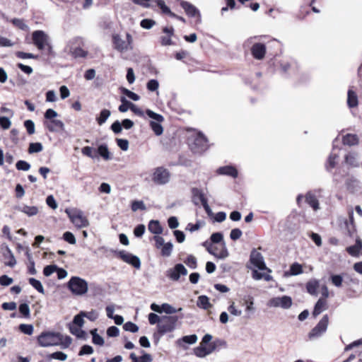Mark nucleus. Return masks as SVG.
<instances>
[{
    "label": "nucleus",
    "mask_w": 362,
    "mask_h": 362,
    "mask_svg": "<svg viewBox=\"0 0 362 362\" xmlns=\"http://www.w3.org/2000/svg\"><path fill=\"white\" fill-rule=\"evenodd\" d=\"M84 315L81 311L79 313L76 315L72 320L71 325H74L76 327H82L84 325Z\"/></svg>",
    "instance_id": "obj_47"
},
{
    "label": "nucleus",
    "mask_w": 362,
    "mask_h": 362,
    "mask_svg": "<svg viewBox=\"0 0 362 362\" xmlns=\"http://www.w3.org/2000/svg\"><path fill=\"white\" fill-rule=\"evenodd\" d=\"M69 332L75 335L77 338L81 339L82 340L86 341L88 339V334L87 332L82 329L81 327H76L74 325H71L69 324Z\"/></svg>",
    "instance_id": "obj_25"
},
{
    "label": "nucleus",
    "mask_w": 362,
    "mask_h": 362,
    "mask_svg": "<svg viewBox=\"0 0 362 362\" xmlns=\"http://www.w3.org/2000/svg\"><path fill=\"white\" fill-rule=\"evenodd\" d=\"M145 113L149 118L153 119L152 121L156 122H162L164 121V117L162 115L156 113L150 109H146Z\"/></svg>",
    "instance_id": "obj_44"
},
{
    "label": "nucleus",
    "mask_w": 362,
    "mask_h": 362,
    "mask_svg": "<svg viewBox=\"0 0 362 362\" xmlns=\"http://www.w3.org/2000/svg\"><path fill=\"white\" fill-rule=\"evenodd\" d=\"M327 309V300L322 298H320L315 303L313 310V316L316 317L318 316L322 311Z\"/></svg>",
    "instance_id": "obj_22"
},
{
    "label": "nucleus",
    "mask_w": 362,
    "mask_h": 362,
    "mask_svg": "<svg viewBox=\"0 0 362 362\" xmlns=\"http://www.w3.org/2000/svg\"><path fill=\"white\" fill-rule=\"evenodd\" d=\"M198 340V337L195 334H189V335H185L180 338H179L176 341V344L182 348L184 350H186L188 349L189 345H192L195 344Z\"/></svg>",
    "instance_id": "obj_14"
},
{
    "label": "nucleus",
    "mask_w": 362,
    "mask_h": 362,
    "mask_svg": "<svg viewBox=\"0 0 362 362\" xmlns=\"http://www.w3.org/2000/svg\"><path fill=\"white\" fill-rule=\"evenodd\" d=\"M71 222L78 228H83L88 225V221L84 216H83V213L79 214L76 217L74 218Z\"/></svg>",
    "instance_id": "obj_37"
},
{
    "label": "nucleus",
    "mask_w": 362,
    "mask_h": 362,
    "mask_svg": "<svg viewBox=\"0 0 362 362\" xmlns=\"http://www.w3.org/2000/svg\"><path fill=\"white\" fill-rule=\"evenodd\" d=\"M209 241L211 247L214 244H221V249H226V245L223 239V234L222 232L213 233L210 238Z\"/></svg>",
    "instance_id": "obj_21"
},
{
    "label": "nucleus",
    "mask_w": 362,
    "mask_h": 362,
    "mask_svg": "<svg viewBox=\"0 0 362 362\" xmlns=\"http://www.w3.org/2000/svg\"><path fill=\"white\" fill-rule=\"evenodd\" d=\"M11 22L15 27L21 29V30L26 31L28 29V26L25 23L23 19L15 18L11 19Z\"/></svg>",
    "instance_id": "obj_53"
},
{
    "label": "nucleus",
    "mask_w": 362,
    "mask_h": 362,
    "mask_svg": "<svg viewBox=\"0 0 362 362\" xmlns=\"http://www.w3.org/2000/svg\"><path fill=\"white\" fill-rule=\"evenodd\" d=\"M157 6L159 7V8L161 10V12L163 14L168 15L170 17L173 14V11L170 10V8L165 4V1L163 0H156L155 1Z\"/></svg>",
    "instance_id": "obj_46"
},
{
    "label": "nucleus",
    "mask_w": 362,
    "mask_h": 362,
    "mask_svg": "<svg viewBox=\"0 0 362 362\" xmlns=\"http://www.w3.org/2000/svg\"><path fill=\"white\" fill-rule=\"evenodd\" d=\"M168 107L176 113H182V108L177 104L175 93L173 94L172 98L168 102Z\"/></svg>",
    "instance_id": "obj_39"
},
{
    "label": "nucleus",
    "mask_w": 362,
    "mask_h": 362,
    "mask_svg": "<svg viewBox=\"0 0 362 362\" xmlns=\"http://www.w3.org/2000/svg\"><path fill=\"white\" fill-rule=\"evenodd\" d=\"M194 354L199 358H204L209 355L206 346L199 344L193 350Z\"/></svg>",
    "instance_id": "obj_41"
},
{
    "label": "nucleus",
    "mask_w": 362,
    "mask_h": 362,
    "mask_svg": "<svg viewBox=\"0 0 362 362\" xmlns=\"http://www.w3.org/2000/svg\"><path fill=\"white\" fill-rule=\"evenodd\" d=\"M94 352V349L93 346H91L89 344H84L83 345L78 353V355L80 356H84V355H90Z\"/></svg>",
    "instance_id": "obj_59"
},
{
    "label": "nucleus",
    "mask_w": 362,
    "mask_h": 362,
    "mask_svg": "<svg viewBox=\"0 0 362 362\" xmlns=\"http://www.w3.org/2000/svg\"><path fill=\"white\" fill-rule=\"evenodd\" d=\"M18 312L21 317L29 318L30 317V310L28 303H21L18 305Z\"/></svg>",
    "instance_id": "obj_38"
},
{
    "label": "nucleus",
    "mask_w": 362,
    "mask_h": 362,
    "mask_svg": "<svg viewBox=\"0 0 362 362\" xmlns=\"http://www.w3.org/2000/svg\"><path fill=\"white\" fill-rule=\"evenodd\" d=\"M305 198V202L310 207H312L313 209V210L316 211L320 208L319 202H318L315 194L313 192L308 191L306 193Z\"/></svg>",
    "instance_id": "obj_23"
},
{
    "label": "nucleus",
    "mask_w": 362,
    "mask_h": 362,
    "mask_svg": "<svg viewBox=\"0 0 362 362\" xmlns=\"http://www.w3.org/2000/svg\"><path fill=\"white\" fill-rule=\"evenodd\" d=\"M358 96L355 91L349 89L347 93V105L350 108L355 107L358 105Z\"/></svg>",
    "instance_id": "obj_31"
},
{
    "label": "nucleus",
    "mask_w": 362,
    "mask_h": 362,
    "mask_svg": "<svg viewBox=\"0 0 362 362\" xmlns=\"http://www.w3.org/2000/svg\"><path fill=\"white\" fill-rule=\"evenodd\" d=\"M209 253L216 258L219 259H224L227 257H228L229 253L228 250H207Z\"/></svg>",
    "instance_id": "obj_51"
},
{
    "label": "nucleus",
    "mask_w": 362,
    "mask_h": 362,
    "mask_svg": "<svg viewBox=\"0 0 362 362\" xmlns=\"http://www.w3.org/2000/svg\"><path fill=\"white\" fill-rule=\"evenodd\" d=\"M43 149V146L40 142H32L30 143L28 147V153L32 154L35 153H39Z\"/></svg>",
    "instance_id": "obj_50"
},
{
    "label": "nucleus",
    "mask_w": 362,
    "mask_h": 362,
    "mask_svg": "<svg viewBox=\"0 0 362 362\" xmlns=\"http://www.w3.org/2000/svg\"><path fill=\"white\" fill-rule=\"evenodd\" d=\"M67 354L63 351H57L52 354H49L46 356V359L49 361L52 359L59 360L61 361H65L67 359Z\"/></svg>",
    "instance_id": "obj_32"
},
{
    "label": "nucleus",
    "mask_w": 362,
    "mask_h": 362,
    "mask_svg": "<svg viewBox=\"0 0 362 362\" xmlns=\"http://www.w3.org/2000/svg\"><path fill=\"white\" fill-rule=\"evenodd\" d=\"M67 289L74 296H82L88 290V281L77 276H72L66 284Z\"/></svg>",
    "instance_id": "obj_2"
},
{
    "label": "nucleus",
    "mask_w": 362,
    "mask_h": 362,
    "mask_svg": "<svg viewBox=\"0 0 362 362\" xmlns=\"http://www.w3.org/2000/svg\"><path fill=\"white\" fill-rule=\"evenodd\" d=\"M43 125L50 132H58L64 131L65 129L64 122L57 119L51 121H44Z\"/></svg>",
    "instance_id": "obj_15"
},
{
    "label": "nucleus",
    "mask_w": 362,
    "mask_h": 362,
    "mask_svg": "<svg viewBox=\"0 0 362 362\" xmlns=\"http://www.w3.org/2000/svg\"><path fill=\"white\" fill-rule=\"evenodd\" d=\"M120 101L122 104L118 107V110L120 112H126L129 109L131 110L132 106L130 103H132L131 101L127 100L124 96L121 97Z\"/></svg>",
    "instance_id": "obj_49"
},
{
    "label": "nucleus",
    "mask_w": 362,
    "mask_h": 362,
    "mask_svg": "<svg viewBox=\"0 0 362 362\" xmlns=\"http://www.w3.org/2000/svg\"><path fill=\"white\" fill-rule=\"evenodd\" d=\"M338 157V155L336 153H331L329 156L325 164V169L327 172H331V170L336 167V160Z\"/></svg>",
    "instance_id": "obj_35"
},
{
    "label": "nucleus",
    "mask_w": 362,
    "mask_h": 362,
    "mask_svg": "<svg viewBox=\"0 0 362 362\" xmlns=\"http://www.w3.org/2000/svg\"><path fill=\"white\" fill-rule=\"evenodd\" d=\"M162 313H165L168 315H172L177 312H180L182 310V308H179L178 309L175 308L173 305L169 303H164L161 304Z\"/></svg>",
    "instance_id": "obj_40"
},
{
    "label": "nucleus",
    "mask_w": 362,
    "mask_h": 362,
    "mask_svg": "<svg viewBox=\"0 0 362 362\" xmlns=\"http://www.w3.org/2000/svg\"><path fill=\"white\" fill-rule=\"evenodd\" d=\"M18 329L21 332L23 333L24 334H27V335L33 334V331H34V327L31 324H21L18 326Z\"/></svg>",
    "instance_id": "obj_52"
},
{
    "label": "nucleus",
    "mask_w": 362,
    "mask_h": 362,
    "mask_svg": "<svg viewBox=\"0 0 362 362\" xmlns=\"http://www.w3.org/2000/svg\"><path fill=\"white\" fill-rule=\"evenodd\" d=\"M319 286H320V284H319L318 280H317L315 279H310V281H308L306 283V285H305L306 291L309 294L314 296H317V288H319Z\"/></svg>",
    "instance_id": "obj_26"
},
{
    "label": "nucleus",
    "mask_w": 362,
    "mask_h": 362,
    "mask_svg": "<svg viewBox=\"0 0 362 362\" xmlns=\"http://www.w3.org/2000/svg\"><path fill=\"white\" fill-rule=\"evenodd\" d=\"M303 272V267L298 262H293L290 266L289 270L285 272V276H296L302 274Z\"/></svg>",
    "instance_id": "obj_29"
},
{
    "label": "nucleus",
    "mask_w": 362,
    "mask_h": 362,
    "mask_svg": "<svg viewBox=\"0 0 362 362\" xmlns=\"http://www.w3.org/2000/svg\"><path fill=\"white\" fill-rule=\"evenodd\" d=\"M191 193H192V201L193 204L196 206L199 205V202L202 203H204V202H207L208 199L205 197L204 192L202 189L197 188V187H192L191 189Z\"/></svg>",
    "instance_id": "obj_17"
},
{
    "label": "nucleus",
    "mask_w": 362,
    "mask_h": 362,
    "mask_svg": "<svg viewBox=\"0 0 362 362\" xmlns=\"http://www.w3.org/2000/svg\"><path fill=\"white\" fill-rule=\"evenodd\" d=\"M180 3V6L184 9L187 16L189 18H197L196 23H201L202 22V16L199 10L194 6L192 4L184 1V0H177Z\"/></svg>",
    "instance_id": "obj_9"
},
{
    "label": "nucleus",
    "mask_w": 362,
    "mask_h": 362,
    "mask_svg": "<svg viewBox=\"0 0 362 362\" xmlns=\"http://www.w3.org/2000/svg\"><path fill=\"white\" fill-rule=\"evenodd\" d=\"M329 325V316L324 315L317 324L310 331L308 334L309 339L312 340L321 337L326 332Z\"/></svg>",
    "instance_id": "obj_7"
},
{
    "label": "nucleus",
    "mask_w": 362,
    "mask_h": 362,
    "mask_svg": "<svg viewBox=\"0 0 362 362\" xmlns=\"http://www.w3.org/2000/svg\"><path fill=\"white\" fill-rule=\"evenodd\" d=\"M252 277L255 280H257V281L261 280V279H264L266 281H270L273 280V277L270 274L259 272L257 269H252Z\"/></svg>",
    "instance_id": "obj_34"
},
{
    "label": "nucleus",
    "mask_w": 362,
    "mask_h": 362,
    "mask_svg": "<svg viewBox=\"0 0 362 362\" xmlns=\"http://www.w3.org/2000/svg\"><path fill=\"white\" fill-rule=\"evenodd\" d=\"M16 57L19 59H37L39 58V55L34 54L33 53L25 52L22 51H18L15 53Z\"/></svg>",
    "instance_id": "obj_55"
},
{
    "label": "nucleus",
    "mask_w": 362,
    "mask_h": 362,
    "mask_svg": "<svg viewBox=\"0 0 362 362\" xmlns=\"http://www.w3.org/2000/svg\"><path fill=\"white\" fill-rule=\"evenodd\" d=\"M57 116L58 113L57 111L52 108L47 109L44 113L45 121H51L52 119H55Z\"/></svg>",
    "instance_id": "obj_64"
},
{
    "label": "nucleus",
    "mask_w": 362,
    "mask_h": 362,
    "mask_svg": "<svg viewBox=\"0 0 362 362\" xmlns=\"http://www.w3.org/2000/svg\"><path fill=\"white\" fill-rule=\"evenodd\" d=\"M83 44L82 38L75 37L69 42V52L75 58H85L88 55V52L81 47Z\"/></svg>",
    "instance_id": "obj_8"
},
{
    "label": "nucleus",
    "mask_w": 362,
    "mask_h": 362,
    "mask_svg": "<svg viewBox=\"0 0 362 362\" xmlns=\"http://www.w3.org/2000/svg\"><path fill=\"white\" fill-rule=\"evenodd\" d=\"M342 142L344 145L349 146H356L358 144L359 139L356 134H346L343 136Z\"/></svg>",
    "instance_id": "obj_27"
},
{
    "label": "nucleus",
    "mask_w": 362,
    "mask_h": 362,
    "mask_svg": "<svg viewBox=\"0 0 362 362\" xmlns=\"http://www.w3.org/2000/svg\"><path fill=\"white\" fill-rule=\"evenodd\" d=\"M183 317L182 314L179 315H163V320L156 326L160 335H165L168 332H173L176 329L177 321L182 319Z\"/></svg>",
    "instance_id": "obj_3"
},
{
    "label": "nucleus",
    "mask_w": 362,
    "mask_h": 362,
    "mask_svg": "<svg viewBox=\"0 0 362 362\" xmlns=\"http://www.w3.org/2000/svg\"><path fill=\"white\" fill-rule=\"evenodd\" d=\"M131 209L133 211H136L138 210H145L146 206L143 201L139 200H134L131 204Z\"/></svg>",
    "instance_id": "obj_63"
},
{
    "label": "nucleus",
    "mask_w": 362,
    "mask_h": 362,
    "mask_svg": "<svg viewBox=\"0 0 362 362\" xmlns=\"http://www.w3.org/2000/svg\"><path fill=\"white\" fill-rule=\"evenodd\" d=\"M161 122L150 121L149 126L156 136H160L163 133V127Z\"/></svg>",
    "instance_id": "obj_45"
},
{
    "label": "nucleus",
    "mask_w": 362,
    "mask_h": 362,
    "mask_svg": "<svg viewBox=\"0 0 362 362\" xmlns=\"http://www.w3.org/2000/svg\"><path fill=\"white\" fill-rule=\"evenodd\" d=\"M177 164H180V166L191 167L192 161L185 156L180 154L177 160Z\"/></svg>",
    "instance_id": "obj_57"
},
{
    "label": "nucleus",
    "mask_w": 362,
    "mask_h": 362,
    "mask_svg": "<svg viewBox=\"0 0 362 362\" xmlns=\"http://www.w3.org/2000/svg\"><path fill=\"white\" fill-rule=\"evenodd\" d=\"M28 282L37 292L45 294L44 287L40 280L31 277L28 279Z\"/></svg>",
    "instance_id": "obj_42"
},
{
    "label": "nucleus",
    "mask_w": 362,
    "mask_h": 362,
    "mask_svg": "<svg viewBox=\"0 0 362 362\" xmlns=\"http://www.w3.org/2000/svg\"><path fill=\"white\" fill-rule=\"evenodd\" d=\"M187 144L191 151L198 155H202L209 147L208 139L201 132L188 137Z\"/></svg>",
    "instance_id": "obj_1"
},
{
    "label": "nucleus",
    "mask_w": 362,
    "mask_h": 362,
    "mask_svg": "<svg viewBox=\"0 0 362 362\" xmlns=\"http://www.w3.org/2000/svg\"><path fill=\"white\" fill-rule=\"evenodd\" d=\"M197 305L199 308L204 310H208L209 308L212 307V305L209 301V298L206 295H202L198 297Z\"/></svg>",
    "instance_id": "obj_30"
},
{
    "label": "nucleus",
    "mask_w": 362,
    "mask_h": 362,
    "mask_svg": "<svg viewBox=\"0 0 362 362\" xmlns=\"http://www.w3.org/2000/svg\"><path fill=\"white\" fill-rule=\"evenodd\" d=\"M280 298V308L288 309L292 305V298L289 296H283Z\"/></svg>",
    "instance_id": "obj_48"
},
{
    "label": "nucleus",
    "mask_w": 362,
    "mask_h": 362,
    "mask_svg": "<svg viewBox=\"0 0 362 362\" xmlns=\"http://www.w3.org/2000/svg\"><path fill=\"white\" fill-rule=\"evenodd\" d=\"M217 173L219 175H228L233 178L238 176V171L237 168L231 165H224L217 169Z\"/></svg>",
    "instance_id": "obj_19"
},
{
    "label": "nucleus",
    "mask_w": 362,
    "mask_h": 362,
    "mask_svg": "<svg viewBox=\"0 0 362 362\" xmlns=\"http://www.w3.org/2000/svg\"><path fill=\"white\" fill-rule=\"evenodd\" d=\"M62 339L63 335L54 331H44L37 337V343L41 347H48L59 345V341Z\"/></svg>",
    "instance_id": "obj_4"
},
{
    "label": "nucleus",
    "mask_w": 362,
    "mask_h": 362,
    "mask_svg": "<svg viewBox=\"0 0 362 362\" xmlns=\"http://www.w3.org/2000/svg\"><path fill=\"white\" fill-rule=\"evenodd\" d=\"M21 211L27 214L28 216H33L38 213V209L35 206H30L25 205L23 206Z\"/></svg>",
    "instance_id": "obj_56"
},
{
    "label": "nucleus",
    "mask_w": 362,
    "mask_h": 362,
    "mask_svg": "<svg viewBox=\"0 0 362 362\" xmlns=\"http://www.w3.org/2000/svg\"><path fill=\"white\" fill-rule=\"evenodd\" d=\"M119 90L123 95H124L125 96L128 97L129 99L134 101H138L140 99V96L137 93L124 87L121 86L119 88Z\"/></svg>",
    "instance_id": "obj_43"
},
{
    "label": "nucleus",
    "mask_w": 362,
    "mask_h": 362,
    "mask_svg": "<svg viewBox=\"0 0 362 362\" xmlns=\"http://www.w3.org/2000/svg\"><path fill=\"white\" fill-rule=\"evenodd\" d=\"M187 270L182 263L175 264L173 268L167 270L166 276L173 281H178L181 276H186Z\"/></svg>",
    "instance_id": "obj_12"
},
{
    "label": "nucleus",
    "mask_w": 362,
    "mask_h": 362,
    "mask_svg": "<svg viewBox=\"0 0 362 362\" xmlns=\"http://www.w3.org/2000/svg\"><path fill=\"white\" fill-rule=\"evenodd\" d=\"M95 152L97 155V157L100 156L105 160L112 159L111 153L109 151L108 146L106 144H100Z\"/></svg>",
    "instance_id": "obj_20"
},
{
    "label": "nucleus",
    "mask_w": 362,
    "mask_h": 362,
    "mask_svg": "<svg viewBox=\"0 0 362 362\" xmlns=\"http://www.w3.org/2000/svg\"><path fill=\"white\" fill-rule=\"evenodd\" d=\"M112 44L114 49L119 52H124L129 50L126 41L122 40L118 34L112 35Z\"/></svg>",
    "instance_id": "obj_18"
},
{
    "label": "nucleus",
    "mask_w": 362,
    "mask_h": 362,
    "mask_svg": "<svg viewBox=\"0 0 362 362\" xmlns=\"http://www.w3.org/2000/svg\"><path fill=\"white\" fill-rule=\"evenodd\" d=\"M48 35L40 30H35L32 33L33 43L40 50L45 49L46 45H48Z\"/></svg>",
    "instance_id": "obj_11"
},
{
    "label": "nucleus",
    "mask_w": 362,
    "mask_h": 362,
    "mask_svg": "<svg viewBox=\"0 0 362 362\" xmlns=\"http://www.w3.org/2000/svg\"><path fill=\"white\" fill-rule=\"evenodd\" d=\"M111 115V112L107 109H103L95 120L99 125L103 124Z\"/></svg>",
    "instance_id": "obj_36"
},
{
    "label": "nucleus",
    "mask_w": 362,
    "mask_h": 362,
    "mask_svg": "<svg viewBox=\"0 0 362 362\" xmlns=\"http://www.w3.org/2000/svg\"><path fill=\"white\" fill-rule=\"evenodd\" d=\"M113 252L114 255L116 257L121 259L123 262L131 265L136 269L141 268V260L140 258L132 253L127 252V250H111Z\"/></svg>",
    "instance_id": "obj_6"
},
{
    "label": "nucleus",
    "mask_w": 362,
    "mask_h": 362,
    "mask_svg": "<svg viewBox=\"0 0 362 362\" xmlns=\"http://www.w3.org/2000/svg\"><path fill=\"white\" fill-rule=\"evenodd\" d=\"M249 262L252 267L247 264V268L252 271V269H257V271H267L268 273L272 272V270L267 267L262 255L257 252V250H252L250 255Z\"/></svg>",
    "instance_id": "obj_5"
},
{
    "label": "nucleus",
    "mask_w": 362,
    "mask_h": 362,
    "mask_svg": "<svg viewBox=\"0 0 362 362\" xmlns=\"http://www.w3.org/2000/svg\"><path fill=\"white\" fill-rule=\"evenodd\" d=\"M0 262L5 266L13 267L16 264V260L11 250H3L0 255Z\"/></svg>",
    "instance_id": "obj_16"
},
{
    "label": "nucleus",
    "mask_w": 362,
    "mask_h": 362,
    "mask_svg": "<svg viewBox=\"0 0 362 362\" xmlns=\"http://www.w3.org/2000/svg\"><path fill=\"white\" fill-rule=\"evenodd\" d=\"M250 52L254 59L257 60H262L265 57L267 47L264 43L256 42L252 46Z\"/></svg>",
    "instance_id": "obj_13"
},
{
    "label": "nucleus",
    "mask_w": 362,
    "mask_h": 362,
    "mask_svg": "<svg viewBox=\"0 0 362 362\" xmlns=\"http://www.w3.org/2000/svg\"><path fill=\"white\" fill-rule=\"evenodd\" d=\"M95 149L93 147L86 146L81 148V153L92 159L97 158V155L95 152Z\"/></svg>",
    "instance_id": "obj_58"
},
{
    "label": "nucleus",
    "mask_w": 362,
    "mask_h": 362,
    "mask_svg": "<svg viewBox=\"0 0 362 362\" xmlns=\"http://www.w3.org/2000/svg\"><path fill=\"white\" fill-rule=\"evenodd\" d=\"M30 164L23 160H19L16 163V168L18 170L28 171L30 169Z\"/></svg>",
    "instance_id": "obj_62"
},
{
    "label": "nucleus",
    "mask_w": 362,
    "mask_h": 362,
    "mask_svg": "<svg viewBox=\"0 0 362 362\" xmlns=\"http://www.w3.org/2000/svg\"><path fill=\"white\" fill-rule=\"evenodd\" d=\"M148 230L154 235L163 233V227L158 220H151L148 224Z\"/></svg>",
    "instance_id": "obj_24"
},
{
    "label": "nucleus",
    "mask_w": 362,
    "mask_h": 362,
    "mask_svg": "<svg viewBox=\"0 0 362 362\" xmlns=\"http://www.w3.org/2000/svg\"><path fill=\"white\" fill-rule=\"evenodd\" d=\"M92 336V343L95 345L103 346L105 344L104 338L98 333V329L94 328L89 331Z\"/></svg>",
    "instance_id": "obj_28"
},
{
    "label": "nucleus",
    "mask_w": 362,
    "mask_h": 362,
    "mask_svg": "<svg viewBox=\"0 0 362 362\" xmlns=\"http://www.w3.org/2000/svg\"><path fill=\"white\" fill-rule=\"evenodd\" d=\"M170 173L163 167H158L152 176V180L157 185H165L170 180Z\"/></svg>",
    "instance_id": "obj_10"
},
{
    "label": "nucleus",
    "mask_w": 362,
    "mask_h": 362,
    "mask_svg": "<svg viewBox=\"0 0 362 362\" xmlns=\"http://www.w3.org/2000/svg\"><path fill=\"white\" fill-rule=\"evenodd\" d=\"M184 262L191 269H195L197 267V258L192 255H189Z\"/></svg>",
    "instance_id": "obj_61"
},
{
    "label": "nucleus",
    "mask_w": 362,
    "mask_h": 362,
    "mask_svg": "<svg viewBox=\"0 0 362 362\" xmlns=\"http://www.w3.org/2000/svg\"><path fill=\"white\" fill-rule=\"evenodd\" d=\"M123 329L126 332L136 333L139 331V327L136 324L131 321H128L123 325Z\"/></svg>",
    "instance_id": "obj_54"
},
{
    "label": "nucleus",
    "mask_w": 362,
    "mask_h": 362,
    "mask_svg": "<svg viewBox=\"0 0 362 362\" xmlns=\"http://www.w3.org/2000/svg\"><path fill=\"white\" fill-rule=\"evenodd\" d=\"M148 320L150 323V325H158V323H160L163 320V315L159 316L157 314L154 313H150L148 315Z\"/></svg>",
    "instance_id": "obj_60"
},
{
    "label": "nucleus",
    "mask_w": 362,
    "mask_h": 362,
    "mask_svg": "<svg viewBox=\"0 0 362 362\" xmlns=\"http://www.w3.org/2000/svg\"><path fill=\"white\" fill-rule=\"evenodd\" d=\"M226 342L225 340L221 339H216L214 341L210 342L207 346L206 348L208 349V351L209 354H211L212 352H214L218 346H226Z\"/></svg>",
    "instance_id": "obj_33"
}]
</instances>
